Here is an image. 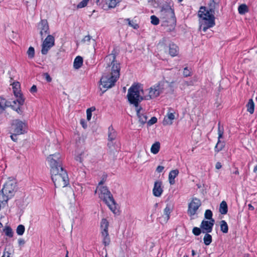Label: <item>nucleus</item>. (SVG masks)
Instances as JSON below:
<instances>
[{"mask_svg": "<svg viewBox=\"0 0 257 257\" xmlns=\"http://www.w3.org/2000/svg\"><path fill=\"white\" fill-rule=\"evenodd\" d=\"M164 82H159L149 89L144 91L141 84L134 83L128 89L127 97L128 102L135 107H138L139 103L143 100L155 98L163 93Z\"/></svg>", "mask_w": 257, "mask_h": 257, "instance_id": "nucleus-1", "label": "nucleus"}, {"mask_svg": "<svg viewBox=\"0 0 257 257\" xmlns=\"http://www.w3.org/2000/svg\"><path fill=\"white\" fill-rule=\"evenodd\" d=\"M47 160L51 167L52 180L55 186L65 187L69 184L67 173L62 167V159L59 153L49 155Z\"/></svg>", "mask_w": 257, "mask_h": 257, "instance_id": "nucleus-2", "label": "nucleus"}, {"mask_svg": "<svg viewBox=\"0 0 257 257\" xmlns=\"http://www.w3.org/2000/svg\"><path fill=\"white\" fill-rule=\"evenodd\" d=\"M220 2V0H210L208 10L205 7H201L198 12L201 19L199 29L204 32L215 26V10L219 8Z\"/></svg>", "mask_w": 257, "mask_h": 257, "instance_id": "nucleus-3", "label": "nucleus"}, {"mask_svg": "<svg viewBox=\"0 0 257 257\" xmlns=\"http://www.w3.org/2000/svg\"><path fill=\"white\" fill-rule=\"evenodd\" d=\"M100 192L99 197L102 200L113 213L116 210V203L113 196L106 186H100L99 188Z\"/></svg>", "mask_w": 257, "mask_h": 257, "instance_id": "nucleus-4", "label": "nucleus"}, {"mask_svg": "<svg viewBox=\"0 0 257 257\" xmlns=\"http://www.w3.org/2000/svg\"><path fill=\"white\" fill-rule=\"evenodd\" d=\"M17 183L15 180H9L4 185L2 190V195L0 196L2 202H7L14 195L16 191Z\"/></svg>", "mask_w": 257, "mask_h": 257, "instance_id": "nucleus-5", "label": "nucleus"}, {"mask_svg": "<svg viewBox=\"0 0 257 257\" xmlns=\"http://www.w3.org/2000/svg\"><path fill=\"white\" fill-rule=\"evenodd\" d=\"M114 51L106 56L105 60L107 63V66L111 67V75L112 77L118 79L120 76V63L116 61V54L113 53Z\"/></svg>", "mask_w": 257, "mask_h": 257, "instance_id": "nucleus-6", "label": "nucleus"}, {"mask_svg": "<svg viewBox=\"0 0 257 257\" xmlns=\"http://www.w3.org/2000/svg\"><path fill=\"white\" fill-rule=\"evenodd\" d=\"M160 12L163 18L165 19L167 22H171L173 24L176 23L174 10L169 5H164L161 7Z\"/></svg>", "mask_w": 257, "mask_h": 257, "instance_id": "nucleus-7", "label": "nucleus"}, {"mask_svg": "<svg viewBox=\"0 0 257 257\" xmlns=\"http://www.w3.org/2000/svg\"><path fill=\"white\" fill-rule=\"evenodd\" d=\"M108 225L109 223L106 219L103 218L101 221V235L103 237L102 242L105 246H108L110 242V239L108 232Z\"/></svg>", "mask_w": 257, "mask_h": 257, "instance_id": "nucleus-8", "label": "nucleus"}, {"mask_svg": "<svg viewBox=\"0 0 257 257\" xmlns=\"http://www.w3.org/2000/svg\"><path fill=\"white\" fill-rule=\"evenodd\" d=\"M118 79L112 77V76L109 75H104L101 77L100 80V85L105 89L102 90L105 92L108 88H111L114 86L115 82Z\"/></svg>", "mask_w": 257, "mask_h": 257, "instance_id": "nucleus-9", "label": "nucleus"}, {"mask_svg": "<svg viewBox=\"0 0 257 257\" xmlns=\"http://www.w3.org/2000/svg\"><path fill=\"white\" fill-rule=\"evenodd\" d=\"M201 205V202L200 199L197 198H193L191 202L188 204V214L190 216L194 215Z\"/></svg>", "mask_w": 257, "mask_h": 257, "instance_id": "nucleus-10", "label": "nucleus"}, {"mask_svg": "<svg viewBox=\"0 0 257 257\" xmlns=\"http://www.w3.org/2000/svg\"><path fill=\"white\" fill-rule=\"evenodd\" d=\"M55 44L54 37L51 35H48L42 44L41 53L43 55H46L50 50Z\"/></svg>", "mask_w": 257, "mask_h": 257, "instance_id": "nucleus-11", "label": "nucleus"}, {"mask_svg": "<svg viewBox=\"0 0 257 257\" xmlns=\"http://www.w3.org/2000/svg\"><path fill=\"white\" fill-rule=\"evenodd\" d=\"M13 132L15 134L22 135L25 133L26 124L22 121L16 119L12 124Z\"/></svg>", "mask_w": 257, "mask_h": 257, "instance_id": "nucleus-12", "label": "nucleus"}, {"mask_svg": "<svg viewBox=\"0 0 257 257\" xmlns=\"http://www.w3.org/2000/svg\"><path fill=\"white\" fill-rule=\"evenodd\" d=\"M214 223V219L211 220V221L203 220L200 226L202 230V233L211 232Z\"/></svg>", "mask_w": 257, "mask_h": 257, "instance_id": "nucleus-13", "label": "nucleus"}, {"mask_svg": "<svg viewBox=\"0 0 257 257\" xmlns=\"http://www.w3.org/2000/svg\"><path fill=\"white\" fill-rule=\"evenodd\" d=\"M38 28L40 30V34L42 37L49 33V28L47 20H41L38 24Z\"/></svg>", "mask_w": 257, "mask_h": 257, "instance_id": "nucleus-14", "label": "nucleus"}, {"mask_svg": "<svg viewBox=\"0 0 257 257\" xmlns=\"http://www.w3.org/2000/svg\"><path fill=\"white\" fill-rule=\"evenodd\" d=\"M163 192V190L162 188V182L161 181H156L153 189V195L156 197H160Z\"/></svg>", "mask_w": 257, "mask_h": 257, "instance_id": "nucleus-15", "label": "nucleus"}, {"mask_svg": "<svg viewBox=\"0 0 257 257\" xmlns=\"http://www.w3.org/2000/svg\"><path fill=\"white\" fill-rule=\"evenodd\" d=\"M136 107L137 108V114L139 118V120L141 124H144L147 122V116L145 113H141V111L143 109L141 106H140L139 108L138 107Z\"/></svg>", "mask_w": 257, "mask_h": 257, "instance_id": "nucleus-16", "label": "nucleus"}, {"mask_svg": "<svg viewBox=\"0 0 257 257\" xmlns=\"http://www.w3.org/2000/svg\"><path fill=\"white\" fill-rule=\"evenodd\" d=\"M169 54L171 56L175 57L178 54L179 48L175 44L173 43H170L169 45Z\"/></svg>", "mask_w": 257, "mask_h": 257, "instance_id": "nucleus-17", "label": "nucleus"}, {"mask_svg": "<svg viewBox=\"0 0 257 257\" xmlns=\"http://www.w3.org/2000/svg\"><path fill=\"white\" fill-rule=\"evenodd\" d=\"M179 174V170L177 169L171 171L169 174V181L171 185H174L175 183V178Z\"/></svg>", "mask_w": 257, "mask_h": 257, "instance_id": "nucleus-18", "label": "nucleus"}, {"mask_svg": "<svg viewBox=\"0 0 257 257\" xmlns=\"http://www.w3.org/2000/svg\"><path fill=\"white\" fill-rule=\"evenodd\" d=\"M175 119V115L173 112H168L167 115L165 117L163 120V124L164 125L172 124V120Z\"/></svg>", "mask_w": 257, "mask_h": 257, "instance_id": "nucleus-19", "label": "nucleus"}, {"mask_svg": "<svg viewBox=\"0 0 257 257\" xmlns=\"http://www.w3.org/2000/svg\"><path fill=\"white\" fill-rule=\"evenodd\" d=\"M116 132L113 129L112 125H110L108 127V141L112 142L114 140L116 137Z\"/></svg>", "mask_w": 257, "mask_h": 257, "instance_id": "nucleus-20", "label": "nucleus"}, {"mask_svg": "<svg viewBox=\"0 0 257 257\" xmlns=\"http://www.w3.org/2000/svg\"><path fill=\"white\" fill-rule=\"evenodd\" d=\"M83 58L80 56H77L73 62V67L75 69H79L83 64Z\"/></svg>", "mask_w": 257, "mask_h": 257, "instance_id": "nucleus-21", "label": "nucleus"}, {"mask_svg": "<svg viewBox=\"0 0 257 257\" xmlns=\"http://www.w3.org/2000/svg\"><path fill=\"white\" fill-rule=\"evenodd\" d=\"M225 146V143L224 141H221L220 139H218L217 143L214 148V152L216 153H219L222 151Z\"/></svg>", "mask_w": 257, "mask_h": 257, "instance_id": "nucleus-22", "label": "nucleus"}, {"mask_svg": "<svg viewBox=\"0 0 257 257\" xmlns=\"http://www.w3.org/2000/svg\"><path fill=\"white\" fill-rule=\"evenodd\" d=\"M228 212V206L225 201H222L220 204L219 212L221 214H226Z\"/></svg>", "mask_w": 257, "mask_h": 257, "instance_id": "nucleus-23", "label": "nucleus"}, {"mask_svg": "<svg viewBox=\"0 0 257 257\" xmlns=\"http://www.w3.org/2000/svg\"><path fill=\"white\" fill-rule=\"evenodd\" d=\"M246 106L247 107V111L250 114H252L254 109V103L252 99H249Z\"/></svg>", "mask_w": 257, "mask_h": 257, "instance_id": "nucleus-24", "label": "nucleus"}, {"mask_svg": "<svg viewBox=\"0 0 257 257\" xmlns=\"http://www.w3.org/2000/svg\"><path fill=\"white\" fill-rule=\"evenodd\" d=\"M160 143L159 142H156L153 144L151 148V152L154 154H157L160 151Z\"/></svg>", "mask_w": 257, "mask_h": 257, "instance_id": "nucleus-25", "label": "nucleus"}, {"mask_svg": "<svg viewBox=\"0 0 257 257\" xmlns=\"http://www.w3.org/2000/svg\"><path fill=\"white\" fill-rule=\"evenodd\" d=\"M238 13L240 15H244L248 12L249 9L245 4H241L238 7Z\"/></svg>", "mask_w": 257, "mask_h": 257, "instance_id": "nucleus-26", "label": "nucleus"}, {"mask_svg": "<svg viewBox=\"0 0 257 257\" xmlns=\"http://www.w3.org/2000/svg\"><path fill=\"white\" fill-rule=\"evenodd\" d=\"M171 210L170 207L167 205L164 211V216L163 217L164 218L165 222H167L170 218V214L171 213Z\"/></svg>", "mask_w": 257, "mask_h": 257, "instance_id": "nucleus-27", "label": "nucleus"}, {"mask_svg": "<svg viewBox=\"0 0 257 257\" xmlns=\"http://www.w3.org/2000/svg\"><path fill=\"white\" fill-rule=\"evenodd\" d=\"M220 230L224 233H227L228 231V226L227 222L224 220H221L220 222Z\"/></svg>", "mask_w": 257, "mask_h": 257, "instance_id": "nucleus-28", "label": "nucleus"}, {"mask_svg": "<svg viewBox=\"0 0 257 257\" xmlns=\"http://www.w3.org/2000/svg\"><path fill=\"white\" fill-rule=\"evenodd\" d=\"M3 232L5 235L9 237H12L14 235V232L12 228L10 226H6L3 229Z\"/></svg>", "mask_w": 257, "mask_h": 257, "instance_id": "nucleus-29", "label": "nucleus"}, {"mask_svg": "<svg viewBox=\"0 0 257 257\" xmlns=\"http://www.w3.org/2000/svg\"><path fill=\"white\" fill-rule=\"evenodd\" d=\"M205 236L203 238L204 243L206 245H209L212 241V236L209 233H205Z\"/></svg>", "mask_w": 257, "mask_h": 257, "instance_id": "nucleus-30", "label": "nucleus"}, {"mask_svg": "<svg viewBox=\"0 0 257 257\" xmlns=\"http://www.w3.org/2000/svg\"><path fill=\"white\" fill-rule=\"evenodd\" d=\"M9 102L4 98L0 97V109L4 110L7 106H9Z\"/></svg>", "mask_w": 257, "mask_h": 257, "instance_id": "nucleus-31", "label": "nucleus"}, {"mask_svg": "<svg viewBox=\"0 0 257 257\" xmlns=\"http://www.w3.org/2000/svg\"><path fill=\"white\" fill-rule=\"evenodd\" d=\"M105 3L108 5L109 8H114L116 7L117 4L119 3V0H104Z\"/></svg>", "mask_w": 257, "mask_h": 257, "instance_id": "nucleus-32", "label": "nucleus"}, {"mask_svg": "<svg viewBox=\"0 0 257 257\" xmlns=\"http://www.w3.org/2000/svg\"><path fill=\"white\" fill-rule=\"evenodd\" d=\"M17 98L16 100L13 101L14 104H16L17 102L18 103L19 105L22 106L24 104L25 98L23 97V94L21 96L16 97Z\"/></svg>", "mask_w": 257, "mask_h": 257, "instance_id": "nucleus-33", "label": "nucleus"}, {"mask_svg": "<svg viewBox=\"0 0 257 257\" xmlns=\"http://www.w3.org/2000/svg\"><path fill=\"white\" fill-rule=\"evenodd\" d=\"M25 227L24 225L22 224L19 225L16 229V232L19 235H22L25 232Z\"/></svg>", "mask_w": 257, "mask_h": 257, "instance_id": "nucleus-34", "label": "nucleus"}, {"mask_svg": "<svg viewBox=\"0 0 257 257\" xmlns=\"http://www.w3.org/2000/svg\"><path fill=\"white\" fill-rule=\"evenodd\" d=\"M224 128L223 126H221L220 122L218 123V139H221L223 136Z\"/></svg>", "mask_w": 257, "mask_h": 257, "instance_id": "nucleus-35", "label": "nucleus"}, {"mask_svg": "<svg viewBox=\"0 0 257 257\" xmlns=\"http://www.w3.org/2000/svg\"><path fill=\"white\" fill-rule=\"evenodd\" d=\"M27 55L28 58L30 59H32L35 56V49L34 48L31 46L29 48L28 50L27 51Z\"/></svg>", "mask_w": 257, "mask_h": 257, "instance_id": "nucleus-36", "label": "nucleus"}, {"mask_svg": "<svg viewBox=\"0 0 257 257\" xmlns=\"http://www.w3.org/2000/svg\"><path fill=\"white\" fill-rule=\"evenodd\" d=\"M212 215H213L212 212L210 210L207 209L205 211V212L204 214V217H205V219H208L209 221H211V220L214 219L212 218Z\"/></svg>", "mask_w": 257, "mask_h": 257, "instance_id": "nucleus-37", "label": "nucleus"}, {"mask_svg": "<svg viewBox=\"0 0 257 257\" xmlns=\"http://www.w3.org/2000/svg\"><path fill=\"white\" fill-rule=\"evenodd\" d=\"M95 110V107L94 106L88 108L86 110L87 119L89 120H90L92 116V112Z\"/></svg>", "mask_w": 257, "mask_h": 257, "instance_id": "nucleus-38", "label": "nucleus"}, {"mask_svg": "<svg viewBox=\"0 0 257 257\" xmlns=\"http://www.w3.org/2000/svg\"><path fill=\"white\" fill-rule=\"evenodd\" d=\"M151 23L154 25H157L159 24V19L156 16L153 15L151 16Z\"/></svg>", "mask_w": 257, "mask_h": 257, "instance_id": "nucleus-39", "label": "nucleus"}, {"mask_svg": "<svg viewBox=\"0 0 257 257\" xmlns=\"http://www.w3.org/2000/svg\"><path fill=\"white\" fill-rule=\"evenodd\" d=\"M201 232H202V230L200 227H194L192 229V233L196 236L199 235Z\"/></svg>", "mask_w": 257, "mask_h": 257, "instance_id": "nucleus-40", "label": "nucleus"}, {"mask_svg": "<svg viewBox=\"0 0 257 257\" xmlns=\"http://www.w3.org/2000/svg\"><path fill=\"white\" fill-rule=\"evenodd\" d=\"M88 1L87 0H83L80 3H79L77 6V9H81L86 7L87 5Z\"/></svg>", "mask_w": 257, "mask_h": 257, "instance_id": "nucleus-41", "label": "nucleus"}, {"mask_svg": "<svg viewBox=\"0 0 257 257\" xmlns=\"http://www.w3.org/2000/svg\"><path fill=\"white\" fill-rule=\"evenodd\" d=\"M183 75L184 77H188L191 75V71L188 69L187 67L184 68L183 70Z\"/></svg>", "mask_w": 257, "mask_h": 257, "instance_id": "nucleus-42", "label": "nucleus"}, {"mask_svg": "<svg viewBox=\"0 0 257 257\" xmlns=\"http://www.w3.org/2000/svg\"><path fill=\"white\" fill-rule=\"evenodd\" d=\"M92 37L90 35H88L87 36H85L84 38L82 40V42L85 43H87L89 44L90 43V41Z\"/></svg>", "mask_w": 257, "mask_h": 257, "instance_id": "nucleus-43", "label": "nucleus"}, {"mask_svg": "<svg viewBox=\"0 0 257 257\" xmlns=\"http://www.w3.org/2000/svg\"><path fill=\"white\" fill-rule=\"evenodd\" d=\"M157 118L156 117L153 116L148 121V124L149 125H152L157 122Z\"/></svg>", "mask_w": 257, "mask_h": 257, "instance_id": "nucleus-44", "label": "nucleus"}, {"mask_svg": "<svg viewBox=\"0 0 257 257\" xmlns=\"http://www.w3.org/2000/svg\"><path fill=\"white\" fill-rule=\"evenodd\" d=\"M13 90H19L20 84L19 82H14L12 84Z\"/></svg>", "mask_w": 257, "mask_h": 257, "instance_id": "nucleus-45", "label": "nucleus"}, {"mask_svg": "<svg viewBox=\"0 0 257 257\" xmlns=\"http://www.w3.org/2000/svg\"><path fill=\"white\" fill-rule=\"evenodd\" d=\"M125 20L128 22V25H129V26H131V27H133V28H134V29H137L139 28V26H138V24L134 25V24L132 23V22H131V21L130 20V19H126Z\"/></svg>", "mask_w": 257, "mask_h": 257, "instance_id": "nucleus-46", "label": "nucleus"}, {"mask_svg": "<svg viewBox=\"0 0 257 257\" xmlns=\"http://www.w3.org/2000/svg\"><path fill=\"white\" fill-rule=\"evenodd\" d=\"M11 254V253L9 251H7L6 248H5L2 257H12Z\"/></svg>", "mask_w": 257, "mask_h": 257, "instance_id": "nucleus-47", "label": "nucleus"}, {"mask_svg": "<svg viewBox=\"0 0 257 257\" xmlns=\"http://www.w3.org/2000/svg\"><path fill=\"white\" fill-rule=\"evenodd\" d=\"M44 76L45 77L46 80L47 82H50L52 81V78L50 77V75L48 73H44Z\"/></svg>", "mask_w": 257, "mask_h": 257, "instance_id": "nucleus-48", "label": "nucleus"}, {"mask_svg": "<svg viewBox=\"0 0 257 257\" xmlns=\"http://www.w3.org/2000/svg\"><path fill=\"white\" fill-rule=\"evenodd\" d=\"M19 135L18 134H15L14 132L12 133V135H11V138L14 142H17L18 140L17 136Z\"/></svg>", "mask_w": 257, "mask_h": 257, "instance_id": "nucleus-49", "label": "nucleus"}, {"mask_svg": "<svg viewBox=\"0 0 257 257\" xmlns=\"http://www.w3.org/2000/svg\"><path fill=\"white\" fill-rule=\"evenodd\" d=\"M13 92H14V94L16 97L20 96H21V94H22V93L21 92L20 90H13Z\"/></svg>", "mask_w": 257, "mask_h": 257, "instance_id": "nucleus-50", "label": "nucleus"}, {"mask_svg": "<svg viewBox=\"0 0 257 257\" xmlns=\"http://www.w3.org/2000/svg\"><path fill=\"white\" fill-rule=\"evenodd\" d=\"M15 111L20 114H22L23 112L21 106L20 105H19V106L17 107V109H15Z\"/></svg>", "mask_w": 257, "mask_h": 257, "instance_id": "nucleus-51", "label": "nucleus"}, {"mask_svg": "<svg viewBox=\"0 0 257 257\" xmlns=\"http://www.w3.org/2000/svg\"><path fill=\"white\" fill-rule=\"evenodd\" d=\"M164 169V167L162 166H158L156 169V171L158 173H161L163 170Z\"/></svg>", "mask_w": 257, "mask_h": 257, "instance_id": "nucleus-52", "label": "nucleus"}, {"mask_svg": "<svg viewBox=\"0 0 257 257\" xmlns=\"http://www.w3.org/2000/svg\"><path fill=\"white\" fill-rule=\"evenodd\" d=\"M37 88L36 86V85H33L31 87V89H30V92H31V93H35V92H37Z\"/></svg>", "mask_w": 257, "mask_h": 257, "instance_id": "nucleus-53", "label": "nucleus"}, {"mask_svg": "<svg viewBox=\"0 0 257 257\" xmlns=\"http://www.w3.org/2000/svg\"><path fill=\"white\" fill-rule=\"evenodd\" d=\"M75 160L77 161H78L80 163H81L82 162V158L81 157V154H79L78 155V156H77L76 157H75Z\"/></svg>", "mask_w": 257, "mask_h": 257, "instance_id": "nucleus-54", "label": "nucleus"}, {"mask_svg": "<svg viewBox=\"0 0 257 257\" xmlns=\"http://www.w3.org/2000/svg\"><path fill=\"white\" fill-rule=\"evenodd\" d=\"M235 170L234 171H233L232 172V173L233 174H235V175H239V171H238V169L237 167H236L235 166H233Z\"/></svg>", "mask_w": 257, "mask_h": 257, "instance_id": "nucleus-55", "label": "nucleus"}, {"mask_svg": "<svg viewBox=\"0 0 257 257\" xmlns=\"http://www.w3.org/2000/svg\"><path fill=\"white\" fill-rule=\"evenodd\" d=\"M222 167V165L220 162H217L215 165V168L216 169H220Z\"/></svg>", "mask_w": 257, "mask_h": 257, "instance_id": "nucleus-56", "label": "nucleus"}, {"mask_svg": "<svg viewBox=\"0 0 257 257\" xmlns=\"http://www.w3.org/2000/svg\"><path fill=\"white\" fill-rule=\"evenodd\" d=\"M18 243L20 245H24L25 243V241L24 239H23L22 238H20L18 240Z\"/></svg>", "mask_w": 257, "mask_h": 257, "instance_id": "nucleus-57", "label": "nucleus"}, {"mask_svg": "<svg viewBox=\"0 0 257 257\" xmlns=\"http://www.w3.org/2000/svg\"><path fill=\"white\" fill-rule=\"evenodd\" d=\"M248 209L249 210H251V211L253 210L254 209V207L251 204H249L248 205Z\"/></svg>", "mask_w": 257, "mask_h": 257, "instance_id": "nucleus-58", "label": "nucleus"}, {"mask_svg": "<svg viewBox=\"0 0 257 257\" xmlns=\"http://www.w3.org/2000/svg\"><path fill=\"white\" fill-rule=\"evenodd\" d=\"M112 146H113V143L111 141H109V142L107 143V147L109 148H110Z\"/></svg>", "mask_w": 257, "mask_h": 257, "instance_id": "nucleus-59", "label": "nucleus"}, {"mask_svg": "<svg viewBox=\"0 0 257 257\" xmlns=\"http://www.w3.org/2000/svg\"><path fill=\"white\" fill-rule=\"evenodd\" d=\"M15 105V104H11V105H10V106H11V108H12L14 110H15V109H16L17 107Z\"/></svg>", "mask_w": 257, "mask_h": 257, "instance_id": "nucleus-60", "label": "nucleus"}, {"mask_svg": "<svg viewBox=\"0 0 257 257\" xmlns=\"http://www.w3.org/2000/svg\"><path fill=\"white\" fill-rule=\"evenodd\" d=\"M105 180H104V179H103L102 180H101L99 183H98V185L100 186V185H102L104 182Z\"/></svg>", "mask_w": 257, "mask_h": 257, "instance_id": "nucleus-61", "label": "nucleus"}, {"mask_svg": "<svg viewBox=\"0 0 257 257\" xmlns=\"http://www.w3.org/2000/svg\"><path fill=\"white\" fill-rule=\"evenodd\" d=\"M253 172L256 174V176L257 177V165L254 167Z\"/></svg>", "mask_w": 257, "mask_h": 257, "instance_id": "nucleus-62", "label": "nucleus"}, {"mask_svg": "<svg viewBox=\"0 0 257 257\" xmlns=\"http://www.w3.org/2000/svg\"><path fill=\"white\" fill-rule=\"evenodd\" d=\"M191 253L192 256H194L196 254V252L194 250H192Z\"/></svg>", "mask_w": 257, "mask_h": 257, "instance_id": "nucleus-63", "label": "nucleus"}, {"mask_svg": "<svg viewBox=\"0 0 257 257\" xmlns=\"http://www.w3.org/2000/svg\"><path fill=\"white\" fill-rule=\"evenodd\" d=\"M68 252L67 251V253H66V254L65 257H68Z\"/></svg>", "mask_w": 257, "mask_h": 257, "instance_id": "nucleus-64", "label": "nucleus"}]
</instances>
